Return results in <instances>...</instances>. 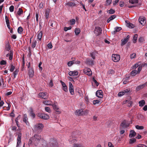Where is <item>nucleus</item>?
Masks as SVG:
<instances>
[{
  "instance_id": "f257e3e1",
  "label": "nucleus",
  "mask_w": 147,
  "mask_h": 147,
  "mask_svg": "<svg viewBox=\"0 0 147 147\" xmlns=\"http://www.w3.org/2000/svg\"><path fill=\"white\" fill-rule=\"evenodd\" d=\"M41 139V137L38 134H35L34 136L30 139L28 144H33L36 146L39 143Z\"/></svg>"
},
{
  "instance_id": "f03ea898",
  "label": "nucleus",
  "mask_w": 147,
  "mask_h": 147,
  "mask_svg": "<svg viewBox=\"0 0 147 147\" xmlns=\"http://www.w3.org/2000/svg\"><path fill=\"white\" fill-rule=\"evenodd\" d=\"M47 147H57L58 143L56 140L53 138L50 139L49 143L47 145Z\"/></svg>"
},
{
  "instance_id": "7ed1b4c3",
  "label": "nucleus",
  "mask_w": 147,
  "mask_h": 147,
  "mask_svg": "<svg viewBox=\"0 0 147 147\" xmlns=\"http://www.w3.org/2000/svg\"><path fill=\"white\" fill-rule=\"evenodd\" d=\"M43 127V125L42 123H39L34 125V129L35 131L39 133L41 131Z\"/></svg>"
},
{
  "instance_id": "20e7f679",
  "label": "nucleus",
  "mask_w": 147,
  "mask_h": 147,
  "mask_svg": "<svg viewBox=\"0 0 147 147\" xmlns=\"http://www.w3.org/2000/svg\"><path fill=\"white\" fill-rule=\"evenodd\" d=\"M112 60L115 62H118L120 60V57L119 55L113 54L112 56Z\"/></svg>"
},
{
  "instance_id": "39448f33",
  "label": "nucleus",
  "mask_w": 147,
  "mask_h": 147,
  "mask_svg": "<svg viewBox=\"0 0 147 147\" xmlns=\"http://www.w3.org/2000/svg\"><path fill=\"white\" fill-rule=\"evenodd\" d=\"M83 72L89 76H91L92 74V72L90 68H86L84 69Z\"/></svg>"
},
{
  "instance_id": "423d86ee",
  "label": "nucleus",
  "mask_w": 147,
  "mask_h": 147,
  "mask_svg": "<svg viewBox=\"0 0 147 147\" xmlns=\"http://www.w3.org/2000/svg\"><path fill=\"white\" fill-rule=\"evenodd\" d=\"M47 94L46 92H42L38 94V96L39 97H41L42 99H47Z\"/></svg>"
},
{
  "instance_id": "0eeeda50",
  "label": "nucleus",
  "mask_w": 147,
  "mask_h": 147,
  "mask_svg": "<svg viewBox=\"0 0 147 147\" xmlns=\"http://www.w3.org/2000/svg\"><path fill=\"white\" fill-rule=\"evenodd\" d=\"M129 125V124L128 123L127 121L125 120L123 121L120 124L121 126L123 128H127Z\"/></svg>"
},
{
  "instance_id": "6e6552de",
  "label": "nucleus",
  "mask_w": 147,
  "mask_h": 147,
  "mask_svg": "<svg viewBox=\"0 0 147 147\" xmlns=\"http://www.w3.org/2000/svg\"><path fill=\"white\" fill-rule=\"evenodd\" d=\"M69 90L71 94L73 95L74 94V88L72 83L69 82Z\"/></svg>"
},
{
  "instance_id": "1a4fd4ad",
  "label": "nucleus",
  "mask_w": 147,
  "mask_h": 147,
  "mask_svg": "<svg viewBox=\"0 0 147 147\" xmlns=\"http://www.w3.org/2000/svg\"><path fill=\"white\" fill-rule=\"evenodd\" d=\"M101 28L99 27H96L94 30V32L97 35H99L101 34Z\"/></svg>"
},
{
  "instance_id": "9d476101",
  "label": "nucleus",
  "mask_w": 147,
  "mask_h": 147,
  "mask_svg": "<svg viewBox=\"0 0 147 147\" xmlns=\"http://www.w3.org/2000/svg\"><path fill=\"white\" fill-rule=\"evenodd\" d=\"M103 93L101 90H97L96 93V96L98 98H102L103 97Z\"/></svg>"
},
{
  "instance_id": "9b49d317",
  "label": "nucleus",
  "mask_w": 147,
  "mask_h": 147,
  "mask_svg": "<svg viewBox=\"0 0 147 147\" xmlns=\"http://www.w3.org/2000/svg\"><path fill=\"white\" fill-rule=\"evenodd\" d=\"M86 63L90 65H92L94 64V61L93 60H91L90 58H87L86 59Z\"/></svg>"
},
{
  "instance_id": "f8f14e48",
  "label": "nucleus",
  "mask_w": 147,
  "mask_h": 147,
  "mask_svg": "<svg viewBox=\"0 0 147 147\" xmlns=\"http://www.w3.org/2000/svg\"><path fill=\"white\" fill-rule=\"evenodd\" d=\"M60 82L61 83L62 86V90L65 92L68 91L67 87L65 83L62 80L60 81Z\"/></svg>"
},
{
  "instance_id": "ddd939ff",
  "label": "nucleus",
  "mask_w": 147,
  "mask_h": 147,
  "mask_svg": "<svg viewBox=\"0 0 147 147\" xmlns=\"http://www.w3.org/2000/svg\"><path fill=\"white\" fill-rule=\"evenodd\" d=\"M29 111V115L33 119H34L36 118V115L34 112V111L32 108H30Z\"/></svg>"
},
{
  "instance_id": "4468645a",
  "label": "nucleus",
  "mask_w": 147,
  "mask_h": 147,
  "mask_svg": "<svg viewBox=\"0 0 147 147\" xmlns=\"http://www.w3.org/2000/svg\"><path fill=\"white\" fill-rule=\"evenodd\" d=\"M129 38V35H128L127 36L126 38H124V39H122L121 40V46H123L125 45L128 41Z\"/></svg>"
},
{
  "instance_id": "2eb2a0df",
  "label": "nucleus",
  "mask_w": 147,
  "mask_h": 147,
  "mask_svg": "<svg viewBox=\"0 0 147 147\" xmlns=\"http://www.w3.org/2000/svg\"><path fill=\"white\" fill-rule=\"evenodd\" d=\"M75 114L78 115H82L84 114V113L82 109L77 110H76Z\"/></svg>"
},
{
  "instance_id": "dca6fc26",
  "label": "nucleus",
  "mask_w": 147,
  "mask_h": 147,
  "mask_svg": "<svg viewBox=\"0 0 147 147\" xmlns=\"http://www.w3.org/2000/svg\"><path fill=\"white\" fill-rule=\"evenodd\" d=\"M21 134H19L17 139V143L16 147H19L21 143Z\"/></svg>"
},
{
  "instance_id": "f3484780",
  "label": "nucleus",
  "mask_w": 147,
  "mask_h": 147,
  "mask_svg": "<svg viewBox=\"0 0 147 147\" xmlns=\"http://www.w3.org/2000/svg\"><path fill=\"white\" fill-rule=\"evenodd\" d=\"M78 72L75 71H70L68 73L69 75L70 76H76L78 75Z\"/></svg>"
},
{
  "instance_id": "a211bd4d",
  "label": "nucleus",
  "mask_w": 147,
  "mask_h": 147,
  "mask_svg": "<svg viewBox=\"0 0 147 147\" xmlns=\"http://www.w3.org/2000/svg\"><path fill=\"white\" fill-rule=\"evenodd\" d=\"M28 74L29 77L32 78L34 75V71L32 68H31L28 70Z\"/></svg>"
},
{
  "instance_id": "6ab92c4d",
  "label": "nucleus",
  "mask_w": 147,
  "mask_h": 147,
  "mask_svg": "<svg viewBox=\"0 0 147 147\" xmlns=\"http://www.w3.org/2000/svg\"><path fill=\"white\" fill-rule=\"evenodd\" d=\"M136 133L134 130H131L130 131L129 136L130 138H131L135 136L136 135Z\"/></svg>"
},
{
  "instance_id": "aec40b11",
  "label": "nucleus",
  "mask_w": 147,
  "mask_h": 147,
  "mask_svg": "<svg viewBox=\"0 0 147 147\" xmlns=\"http://www.w3.org/2000/svg\"><path fill=\"white\" fill-rule=\"evenodd\" d=\"M13 54V52L11 51H10V53L7 54L6 56L7 57H9V59L10 60H11L12 59Z\"/></svg>"
},
{
  "instance_id": "412c9836",
  "label": "nucleus",
  "mask_w": 147,
  "mask_h": 147,
  "mask_svg": "<svg viewBox=\"0 0 147 147\" xmlns=\"http://www.w3.org/2000/svg\"><path fill=\"white\" fill-rule=\"evenodd\" d=\"M146 20V18L142 16L140 17L139 18V22L141 24H142L144 23V22Z\"/></svg>"
},
{
  "instance_id": "4be33fe9",
  "label": "nucleus",
  "mask_w": 147,
  "mask_h": 147,
  "mask_svg": "<svg viewBox=\"0 0 147 147\" xmlns=\"http://www.w3.org/2000/svg\"><path fill=\"white\" fill-rule=\"evenodd\" d=\"M96 53H97V51L93 52L90 53V56L93 60L95 59V57Z\"/></svg>"
},
{
  "instance_id": "5701e85b",
  "label": "nucleus",
  "mask_w": 147,
  "mask_h": 147,
  "mask_svg": "<svg viewBox=\"0 0 147 147\" xmlns=\"http://www.w3.org/2000/svg\"><path fill=\"white\" fill-rule=\"evenodd\" d=\"M52 106L54 110L57 112H58L59 113H60V111L59 110V108L57 105L55 104H53Z\"/></svg>"
},
{
  "instance_id": "b1692460",
  "label": "nucleus",
  "mask_w": 147,
  "mask_h": 147,
  "mask_svg": "<svg viewBox=\"0 0 147 147\" xmlns=\"http://www.w3.org/2000/svg\"><path fill=\"white\" fill-rule=\"evenodd\" d=\"M139 105L140 107H143L145 104V102L144 100H142L139 102Z\"/></svg>"
},
{
  "instance_id": "393cba45",
  "label": "nucleus",
  "mask_w": 147,
  "mask_h": 147,
  "mask_svg": "<svg viewBox=\"0 0 147 147\" xmlns=\"http://www.w3.org/2000/svg\"><path fill=\"white\" fill-rule=\"evenodd\" d=\"M66 5H68L69 7H73L76 6V4L74 2H68L66 3Z\"/></svg>"
},
{
  "instance_id": "a878e982",
  "label": "nucleus",
  "mask_w": 147,
  "mask_h": 147,
  "mask_svg": "<svg viewBox=\"0 0 147 147\" xmlns=\"http://www.w3.org/2000/svg\"><path fill=\"white\" fill-rule=\"evenodd\" d=\"M42 36V31H40L38 34L37 35V38L39 40H41Z\"/></svg>"
},
{
  "instance_id": "bb28decb",
  "label": "nucleus",
  "mask_w": 147,
  "mask_h": 147,
  "mask_svg": "<svg viewBox=\"0 0 147 147\" xmlns=\"http://www.w3.org/2000/svg\"><path fill=\"white\" fill-rule=\"evenodd\" d=\"M45 14L46 18L47 19L49 18V9H47L46 10Z\"/></svg>"
},
{
  "instance_id": "cd10ccee",
  "label": "nucleus",
  "mask_w": 147,
  "mask_h": 147,
  "mask_svg": "<svg viewBox=\"0 0 147 147\" xmlns=\"http://www.w3.org/2000/svg\"><path fill=\"white\" fill-rule=\"evenodd\" d=\"M49 118V116L48 115L44 113L41 119L44 120H47Z\"/></svg>"
},
{
  "instance_id": "c85d7f7f",
  "label": "nucleus",
  "mask_w": 147,
  "mask_h": 147,
  "mask_svg": "<svg viewBox=\"0 0 147 147\" xmlns=\"http://www.w3.org/2000/svg\"><path fill=\"white\" fill-rule=\"evenodd\" d=\"M144 87L142 84L139 85L137 86L136 88V90L137 91H139L140 89L144 88Z\"/></svg>"
},
{
  "instance_id": "c756f323",
  "label": "nucleus",
  "mask_w": 147,
  "mask_h": 147,
  "mask_svg": "<svg viewBox=\"0 0 147 147\" xmlns=\"http://www.w3.org/2000/svg\"><path fill=\"white\" fill-rule=\"evenodd\" d=\"M129 3L132 4H137L138 3V0H129Z\"/></svg>"
},
{
  "instance_id": "7c9ffc66",
  "label": "nucleus",
  "mask_w": 147,
  "mask_h": 147,
  "mask_svg": "<svg viewBox=\"0 0 147 147\" xmlns=\"http://www.w3.org/2000/svg\"><path fill=\"white\" fill-rule=\"evenodd\" d=\"M130 74L132 76H135L137 73V71L136 69L133 70L130 73Z\"/></svg>"
},
{
  "instance_id": "2f4dec72",
  "label": "nucleus",
  "mask_w": 147,
  "mask_h": 147,
  "mask_svg": "<svg viewBox=\"0 0 147 147\" xmlns=\"http://www.w3.org/2000/svg\"><path fill=\"white\" fill-rule=\"evenodd\" d=\"M23 13V11L22 8H19L17 12V14L19 16H20Z\"/></svg>"
},
{
  "instance_id": "473e14b6",
  "label": "nucleus",
  "mask_w": 147,
  "mask_h": 147,
  "mask_svg": "<svg viewBox=\"0 0 147 147\" xmlns=\"http://www.w3.org/2000/svg\"><path fill=\"white\" fill-rule=\"evenodd\" d=\"M55 22L54 20H50L49 22V24L50 26L52 27H54L53 25L55 24Z\"/></svg>"
},
{
  "instance_id": "72a5a7b5",
  "label": "nucleus",
  "mask_w": 147,
  "mask_h": 147,
  "mask_svg": "<svg viewBox=\"0 0 147 147\" xmlns=\"http://www.w3.org/2000/svg\"><path fill=\"white\" fill-rule=\"evenodd\" d=\"M51 101L49 100L44 101L43 102V103L46 105H51Z\"/></svg>"
},
{
  "instance_id": "f704fd0d",
  "label": "nucleus",
  "mask_w": 147,
  "mask_h": 147,
  "mask_svg": "<svg viewBox=\"0 0 147 147\" xmlns=\"http://www.w3.org/2000/svg\"><path fill=\"white\" fill-rule=\"evenodd\" d=\"M20 115H19L15 119V121L16 123V124L17 126L18 127H20L19 125L18 124V120L20 118Z\"/></svg>"
},
{
  "instance_id": "c9c22d12",
  "label": "nucleus",
  "mask_w": 147,
  "mask_h": 147,
  "mask_svg": "<svg viewBox=\"0 0 147 147\" xmlns=\"http://www.w3.org/2000/svg\"><path fill=\"white\" fill-rule=\"evenodd\" d=\"M73 147H85L84 145L81 144H73Z\"/></svg>"
},
{
  "instance_id": "e433bc0d",
  "label": "nucleus",
  "mask_w": 147,
  "mask_h": 147,
  "mask_svg": "<svg viewBox=\"0 0 147 147\" xmlns=\"http://www.w3.org/2000/svg\"><path fill=\"white\" fill-rule=\"evenodd\" d=\"M140 63H137L136 64H135L134 65H133L132 67L131 68L133 69H135L138 67L140 65V64H139Z\"/></svg>"
},
{
  "instance_id": "4c0bfd02",
  "label": "nucleus",
  "mask_w": 147,
  "mask_h": 147,
  "mask_svg": "<svg viewBox=\"0 0 147 147\" xmlns=\"http://www.w3.org/2000/svg\"><path fill=\"white\" fill-rule=\"evenodd\" d=\"M74 32L76 35H78L80 33V29L78 28H76L75 29Z\"/></svg>"
},
{
  "instance_id": "58836bf2",
  "label": "nucleus",
  "mask_w": 147,
  "mask_h": 147,
  "mask_svg": "<svg viewBox=\"0 0 147 147\" xmlns=\"http://www.w3.org/2000/svg\"><path fill=\"white\" fill-rule=\"evenodd\" d=\"M28 119L27 117V115L26 114H25L23 115V121L24 122L28 120Z\"/></svg>"
},
{
  "instance_id": "ea45409f",
  "label": "nucleus",
  "mask_w": 147,
  "mask_h": 147,
  "mask_svg": "<svg viewBox=\"0 0 147 147\" xmlns=\"http://www.w3.org/2000/svg\"><path fill=\"white\" fill-rule=\"evenodd\" d=\"M23 31V28L22 27L20 26L18 28V32L19 34H21Z\"/></svg>"
},
{
  "instance_id": "a19ab883",
  "label": "nucleus",
  "mask_w": 147,
  "mask_h": 147,
  "mask_svg": "<svg viewBox=\"0 0 147 147\" xmlns=\"http://www.w3.org/2000/svg\"><path fill=\"white\" fill-rule=\"evenodd\" d=\"M138 36V35L137 34H134V36L133 40H134V42L135 43L136 42V41H137V39Z\"/></svg>"
},
{
  "instance_id": "79ce46f5",
  "label": "nucleus",
  "mask_w": 147,
  "mask_h": 147,
  "mask_svg": "<svg viewBox=\"0 0 147 147\" xmlns=\"http://www.w3.org/2000/svg\"><path fill=\"white\" fill-rule=\"evenodd\" d=\"M136 128L137 129H143L144 128V127L143 126H139L136 125L135 126Z\"/></svg>"
},
{
  "instance_id": "37998d69",
  "label": "nucleus",
  "mask_w": 147,
  "mask_h": 147,
  "mask_svg": "<svg viewBox=\"0 0 147 147\" xmlns=\"http://www.w3.org/2000/svg\"><path fill=\"white\" fill-rule=\"evenodd\" d=\"M115 10L111 8L107 11V13L110 14H113L115 13Z\"/></svg>"
},
{
  "instance_id": "c03bdc74",
  "label": "nucleus",
  "mask_w": 147,
  "mask_h": 147,
  "mask_svg": "<svg viewBox=\"0 0 147 147\" xmlns=\"http://www.w3.org/2000/svg\"><path fill=\"white\" fill-rule=\"evenodd\" d=\"M44 113H39L37 114V116L38 117L40 118L41 119Z\"/></svg>"
},
{
  "instance_id": "a18cd8bd",
  "label": "nucleus",
  "mask_w": 147,
  "mask_h": 147,
  "mask_svg": "<svg viewBox=\"0 0 147 147\" xmlns=\"http://www.w3.org/2000/svg\"><path fill=\"white\" fill-rule=\"evenodd\" d=\"M5 48L6 50L8 51H9L10 50L11 47L9 44L6 45Z\"/></svg>"
},
{
  "instance_id": "49530a36",
  "label": "nucleus",
  "mask_w": 147,
  "mask_h": 147,
  "mask_svg": "<svg viewBox=\"0 0 147 147\" xmlns=\"http://www.w3.org/2000/svg\"><path fill=\"white\" fill-rule=\"evenodd\" d=\"M74 61H70L67 63L68 66H71L73 64H74Z\"/></svg>"
},
{
  "instance_id": "de8ad7c7",
  "label": "nucleus",
  "mask_w": 147,
  "mask_h": 147,
  "mask_svg": "<svg viewBox=\"0 0 147 147\" xmlns=\"http://www.w3.org/2000/svg\"><path fill=\"white\" fill-rule=\"evenodd\" d=\"M122 28L121 27H117L114 28V30H115L117 32H118L121 30Z\"/></svg>"
},
{
  "instance_id": "09e8293b",
  "label": "nucleus",
  "mask_w": 147,
  "mask_h": 147,
  "mask_svg": "<svg viewBox=\"0 0 147 147\" xmlns=\"http://www.w3.org/2000/svg\"><path fill=\"white\" fill-rule=\"evenodd\" d=\"M136 141V139L135 138H133L130 139L129 143L133 144Z\"/></svg>"
},
{
  "instance_id": "8fccbe9b",
  "label": "nucleus",
  "mask_w": 147,
  "mask_h": 147,
  "mask_svg": "<svg viewBox=\"0 0 147 147\" xmlns=\"http://www.w3.org/2000/svg\"><path fill=\"white\" fill-rule=\"evenodd\" d=\"M9 9L10 12H13L14 11V6L13 5H11L10 6Z\"/></svg>"
},
{
  "instance_id": "3c124183",
  "label": "nucleus",
  "mask_w": 147,
  "mask_h": 147,
  "mask_svg": "<svg viewBox=\"0 0 147 147\" xmlns=\"http://www.w3.org/2000/svg\"><path fill=\"white\" fill-rule=\"evenodd\" d=\"M37 42L36 40H35L34 41H33L32 42V47L34 48L36 45Z\"/></svg>"
},
{
  "instance_id": "603ef678",
  "label": "nucleus",
  "mask_w": 147,
  "mask_h": 147,
  "mask_svg": "<svg viewBox=\"0 0 147 147\" xmlns=\"http://www.w3.org/2000/svg\"><path fill=\"white\" fill-rule=\"evenodd\" d=\"M124 94H125L124 92L123 91H122L118 93V96L119 97H121L124 95Z\"/></svg>"
},
{
  "instance_id": "864d4df0",
  "label": "nucleus",
  "mask_w": 147,
  "mask_h": 147,
  "mask_svg": "<svg viewBox=\"0 0 147 147\" xmlns=\"http://www.w3.org/2000/svg\"><path fill=\"white\" fill-rule=\"evenodd\" d=\"M45 109L46 111L49 113L51 112V110L49 107H45Z\"/></svg>"
},
{
  "instance_id": "5fc2aeb1",
  "label": "nucleus",
  "mask_w": 147,
  "mask_h": 147,
  "mask_svg": "<svg viewBox=\"0 0 147 147\" xmlns=\"http://www.w3.org/2000/svg\"><path fill=\"white\" fill-rule=\"evenodd\" d=\"M7 63L6 61L4 60H2L0 62V64L1 65H5Z\"/></svg>"
},
{
  "instance_id": "6e6d98bb",
  "label": "nucleus",
  "mask_w": 147,
  "mask_h": 147,
  "mask_svg": "<svg viewBox=\"0 0 147 147\" xmlns=\"http://www.w3.org/2000/svg\"><path fill=\"white\" fill-rule=\"evenodd\" d=\"M19 70L18 69H16L13 72V74L14 75V78L16 77V76L18 74Z\"/></svg>"
},
{
  "instance_id": "4d7b16f0",
  "label": "nucleus",
  "mask_w": 147,
  "mask_h": 147,
  "mask_svg": "<svg viewBox=\"0 0 147 147\" xmlns=\"http://www.w3.org/2000/svg\"><path fill=\"white\" fill-rule=\"evenodd\" d=\"M112 0H106V5L108 6L110 5L112 2Z\"/></svg>"
},
{
  "instance_id": "13d9d810",
  "label": "nucleus",
  "mask_w": 147,
  "mask_h": 147,
  "mask_svg": "<svg viewBox=\"0 0 147 147\" xmlns=\"http://www.w3.org/2000/svg\"><path fill=\"white\" fill-rule=\"evenodd\" d=\"M70 22L71 25H74L75 23V20L74 19H73L70 20Z\"/></svg>"
},
{
  "instance_id": "bf43d9fd",
  "label": "nucleus",
  "mask_w": 147,
  "mask_h": 147,
  "mask_svg": "<svg viewBox=\"0 0 147 147\" xmlns=\"http://www.w3.org/2000/svg\"><path fill=\"white\" fill-rule=\"evenodd\" d=\"M128 26L129 28H134V25L132 23H130L128 24Z\"/></svg>"
},
{
  "instance_id": "052dcab7",
  "label": "nucleus",
  "mask_w": 147,
  "mask_h": 147,
  "mask_svg": "<svg viewBox=\"0 0 147 147\" xmlns=\"http://www.w3.org/2000/svg\"><path fill=\"white\" fill-rule=\"evenodd\" d=\"M71 26H70L68 27H65L64 28V30L66 32V31H67L68 30H71Z\"/></svg>"
},
{
  "instance_id": "680f3d73",
  "label": "nucleus",
  "mask_w": 147,
  "mask_h": 147,
  "mask_svg": "<svg viewBox=\"0 0 147 147\" xmlns=\"http://www.w3.org/2000/svg\"><path fill=\"white\" fill-rule=\"evenodd\" d=\"M44 3L42 2H41L39 4V9H42L44 7Z\"/></svg>"
},
{
  "instance_id": "e2e57ef3",
  "label": "nucleus",
  "mask_w": 147,
  "mask_h": 147,
  "mask_svg": "<svg viewBox=\"0 0 147 147\" xmlns=\"http://www.w3.org/2000/svg\"><path fill=\"white\" fill-rule=\"evenodd\" d=\"M5 20L6 24H7L10 23L9 21V20L8 19L7 16L6 15H5Z\"/></svg>"
},
{
  "instance_id": "0e129e2a",
  "label": "nucleus",
  "mask_w": 147,
  "mask_h": 147,
  "mask_svg": "<svg viewBox=\"0 0 147 147\" xmlns=\"http://www.w3.org/2000/svg\"><path fill=\"white\" fill-rule=\"evenodd\" d=\"M142 69V66L141 65L140 66L139 65L138 67V71H137V74L139 73Z\"/></svg>"
},
{
  "instance_id": "69168bd1",
  "label": "nucleus",
  "mask_w": 147,
  "mask_h": 147,
  "mask_svg": "<svg viewBox=\"0 0 147 147\" xmlns=\"http://www.w3.org/2000/svg\"><path fill=\"white\" fill-rule=\"evenodd\" d=\"M47 46L48 47L49 49H51L53 47L52 43L51 42H49V43H48V44L47 45Z\"/></svg>"
},
{
  "instance_id": "338daca9",
  "label": "nucleus",
  "mask_w": 147,
  "mask_h": 147,
  "mask_svg": "<svg viewBox=\"0 0 147 147\" xmlns=\"http://www.w3.org/2000/svg\"><path fill=\"white\" fill-rule=\"evenodd\" d=\"M100 101L99 100H95L93 101V103L94 105H95L96 104L98 103Z\"/></svg>"
},
{
  "instance_id": "774afa93",
  "label": "nucleus",
  "mask_w": 147,
  "mask_h": 147,
  "mask_svg": "<svg viewBox=\"0 0 147 147\" xmlns=\"http://www.w3.org/2000/svg\"><path fill=\"white\" fill-rule=\"evenodd\" d=\"M137 147H147L146 145L142 144H139L137 146Z\"/></svg>"
}]
</instances>
